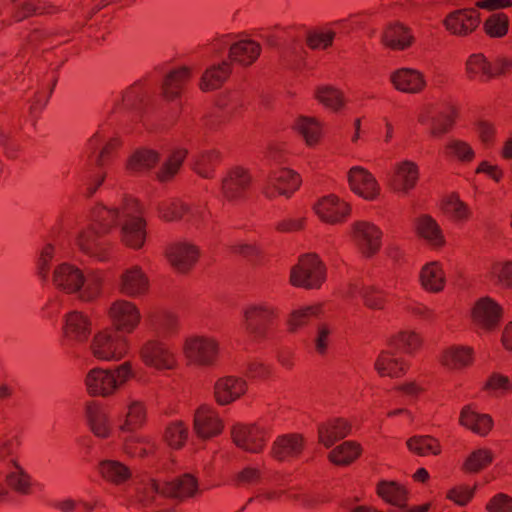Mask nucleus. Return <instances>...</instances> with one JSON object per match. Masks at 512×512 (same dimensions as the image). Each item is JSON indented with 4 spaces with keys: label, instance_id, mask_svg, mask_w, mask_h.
Here are the masks:
<instances>
[{
    "label": "nucleus",
    "instance_id": "38",
    "mask_svg": "<svg viewBox=\"0 0 512 512\" xmlns=\"http://www.w3.org/2000/svg\"><path fill=\"white\" fill-rule=\"evenodd\" d=\"M474 350L470 346L452 345L445 348L440 356L442 365L449 369L460 370L472 364Z\"/></svg>",
    "mask_w": 512,
    "mask_h": 512
},
{
    "label": "nucleus",
    "instance_id": "20",
    "mask_svg": "<svg viewBox=\"0 0 512 512\" xmlns=\"http://www.w3.org/2000/svg\"><path fill=\"white\" fill-rule=\"evenodd\" d=\"M300 184L301 178L298 173L288 168H281L269 175L263 192L271 199L280 195L290 197Z\"/></svg>",
    "mask_w": 512,
    "mask_h": 512
},
{
    "label": "nucleus",
    "instance_id": "48",
    "mask_svg": "<svg viewBox=\"0 0 512 512\" xmlns=\"http://www.w3.org/2000/svg\"><path fill=\"white\" fill-rule=\"evenodd\" d=\"M375 369L380 376L399 377L407 370V363L390 351H382L376 361Z\"/></svg>",
    "mask_w": 512,
    "mask_h": 512
},
{
    "label": "nucleus",
    "instance_id": "39",
    "mask_svg": "<svg viewBox=\"0 0 512 512\" xmlns=\"http://www.w3.org/2000/svg\"><path fill=\"white\" fill-rule=\"evenodd\" d=\"M419 281L422 288L431 293L441 292L446 284V275L438 261L426 263L420 270Z\"/></svg>",
    "mask_w": 512,
    "mask_h": 512
},
{
    "label": "nucleus",
    "instance_id": "1",
    "mask_svg": "<svg viewBox=\"0 0 512 512\" xmlns=\"http://www.w3.org/2000/svg\"><path fill=\"white\" fill-rule=\"evenodd\" d=\"M92 218L98 222L103 232L120 228L121 242L131 249H141L146 241V220L143 206L132 196H123L111 206L97 204L92 208Z\"/></svg>",
    "mask_w": 512,
    "mask_h": 512
},
{
    "label": "nucleus",
    "instance_id": "45",
    "mask_svg": "<svg viewBox=\"0 0 512 512\" xmlns=\"http://www.w3.org/2000/svg\"><path fill=\"white\" fill-rule=\"evenodd\" d=\"M160 160L158 151L150 148L135 150L127 160L126 168L133 173H143L151 170Z\"/></svg>",
    "mask_w": 512,
    "mask_h": 512
},
{
    "label": "nucleus",
    "instance_id": "58",
    "mask_svg": "<svg viewBox=\"0 0 512 512\" xmlns=\"http://www.w3.org/2000/svg\"><path fill=\"white\" fill-rule=\"evenodd\" d=\"M361 453L359 444L345 441L336 446L328 455L329 460L336 465H348L356 460Z\"/></svg>",
    "mask_w": 512,
    "mask_h": 512
},
{
    "label": "nucleus",
    "instance_id": "55",
    "mask_svg": "<svg viewBox=\"0 0 512 512\" xmlns=\"http://www.w3.org/2000/svg\"><path fill=\"white\" fill-rule=\"evenodd\" d=\"M158 216L165 222H174L187 217L189 206L180 199L171 198L158 203Z\"/></svg>",
    "mask_w": 512,
    "mask_h": 512
},
{
    "label": "nucleus",
    "instance_id": "13",
    "mask_svg": "<svg viewBox=\"0 0 512 512\" xmlns=\"http://www.w3.org/2000/svg\"><path fill=\"white\" fill-rule=\"evenodd\" d=\"M269 435V427L261 422L236 424L231 430L234 444L250 453H260L264 449Z\"/></svg>",
    "mask_w": 512,
    "mask_h": 512
},
{
    "label": "nucleus",
    "instance_id": "2",
    "mask_svg": "<svg viewBox=\"0 0 512 512\" xmlns=\"http://www.w3.org/2000/svg\"><path fill=\"white\" fill-rule=\"evenodd\" d=\"M50 280L57 290L74 295L82 302H91L100 296L104 277L101 271H85L74 263L63 261L54 267Z\"/></svg>",
    "mask_w": 512,
    "mask_h": 512
},
{
    "label": "nucleus",
    "instance_id": "61",
    "mask_svg": "<svg viewBox=\"0 0 512 512\" xmlns=\"http://www.w3.org/2000/svg\"><path fill=\"white\" fill-rule=\"evenodd\" d=\"M56 253L54 245L48 243L45 244L40 252L36 261V271L38 277L43 281L51 279V267Z\"/></svg>",
    "mask_w": 512,
    "mask_h": 512
},
{
    "label": "nucleus",
    "instance_id": "4",
    "mask_svg": "<svg viewBox=\"0 0 512 512\" xmlns=\"http://www.w3.org/2000/svg\"><path fill=\"white\" fill-rule=\"evenodd\" d=\"M135 376L132 362L125 361L114 368L91 369L85 377V386L92 396L110 397Z\"/></svg>",
    "mask_w": 512,
    "mask_h": 512
},
{
    "label": "nucleus",
    "instance_id": "9",
    "mask_svg": "<svg viewBox=\"0 0 512 512\" xmlns=\"http://www.w3.org/2000/svg\"><path fill=\"white\" fill-rule=\"evenodd\" d=\"M326 279V269L315 254H306L299 258L291 268L290 283L295 287L318 289Z\"/></svg>",
    "mask_w": 512,
    "mask_h": 512
},
{
    "label": "nucleus",
    "instance_id": "33",
    "mask_svg": "<svg viewBox=\"0 0 512 512\" xmlns=\"http://www.w3.org/2000/svg\"><path fill=\"white\" fill-rule=\"evenodd\" d=\"M251 177L241 167L231 169L222 180V194L228 201L242 199L249 188Z\"/></svg>",
    "mask_w": 512,
    "mask_h": 512
},
{
    "label": "nucleus",
    "instance_id": "19",
    "mask_svg": "<svg viewBox=\"0 0 512 512\" xmlns=\"http://www.w3.org/2000/svg\"><path fill=\"white\" fill-rule=\"evenodd\" d=\"M378 495L388 504L394 507V512H427L430 504L408 507V490L395 481H381L377 485Z\"/></svg>",
    "mask_w": 512,
    "mask_h": 512
},
{
    "label": "nucleus",
    "instance_id": "10",
    "mask_svg": "<svg viewBox=\"0 0 512 512\" xmlns=\"http://www.w3.org/2000/svg\"><path fill=\"white\" fill-rule=\"evenodd\" d=\"M91 223L81 229L76 236V245L79 250L90 258L104 262L109 259L111 244L104 236L109 232H103L100 224L93 220L90 212Z\"/></svg>",
    "mask_w": 512,
    "mask_h": 512
},
{
    "label": "nucleus",
    "instance_id": "28",
    "mask_svg": "<svg viewBox=\"0 0 512 512\" xmlns=\"http://www.w3.org/2000/svg\"><path fill=\"white\" fill-rule=\"evenodd\" d=\"M146 421V404L138 399H129L119 416L117 430L119 433L136 432L146 424Z\"/></svg>",
    "mask_w": 512,
    "mask_h": 512
},
{
    "label": "nucleus",
    "instance_id": "31",
    "mask_svg": "<svg viewBox=\"0 0 512 512\" xmlns=\"http://www.w3.org/2000/svg\"><path fill=\"white\" fill-rule=\"evenodd\" d=\"M247 391L245 379L238 376H224L214 385V396L218 404L228 405L239 399Z\"/></svg>",
    "mask_w": 512,
    "mask_h": 512
},
{
    "label": "nucleus",
    "instance_id": "47",
    "mask_svg": "<svg viewBox=\"0 0 512 512\" xmlns=\"http://www.w3.org/2000/svg\"><path fill=\"white\" fill-rule=\"evenodd\" d=\"M293 129L302 136L305 143L310 147L318 144L322 137V124L315 117L298 116L294 121Z\"/></svg>",
    "mask_w": 512,
    "mask_h": 512
},
{
    "label": "nucleus",
    "instance_id": "35",
    "mask_svg": "<svg viewBox=\"0 0 512 512\" xmlns=\"http://www.w3.org/2000/svg\"><path fill=\"white\" fill-rule=\"evenodd\" d=\"M419 178V167L411 160H402L395 164L392 184L394 189L401 192H408L416 186Z\"/></svg>",
    "mask_w": 512,
    "mask_h": 512
},
{
    "label": "nucleus",
    "instance_id": "25",
    "mask_svg": "<svg viewBox=\"0 0 512 512\" xmlns=\"http://www.w3.org/2000/svg\"><path fill=\"white\" fill-rule=\"evenodd\" d=\"M389 80L397 91L405 94H419L427 86L424 74L417 69L408 67L391 72Z\"/></svg>",
    "mask_w": 512,
    "mask_h": 512
},
{
    "label": "nucleus",
    "instance_id": "22",
    "mask_svg": "<svg viewBox=\"0 0 512 512\" xmlns=\"http://www.w3.org/2000/svg\"><path fill=\"white\" fill-rule=\"evenodd\" d=\"M503 315V308L491 297L478 299L471 312L472 321L480 329L491 331L498 327Z\"/></svg>",
    "mask_w": 512,
    "mask_h": 512
},
{
    "label": "nucleus",
    "instance_id": "12",
    "mask_svg": "<svg viewBox=\"0 0 512 512\" xmlns=\"http://www.w3.org/2000/svg\"><path fill=\"white\" fill-rule=\"evenodd\" d=\"M107 316L115 331L125 334L133 333L142 320L139 307L134 302L122 298L110 303Z\"/></svg>",
    "mask_w": 512,
    "mask_h": 512
},
{
    "label": "nucleus",
    "instance_id": "34",
    "mask_svg": "<svg viewBox=\"0 0 512 512\" xmlns=\"http://www.w3.org/2000/svg\"><path fill=\"white\" fill-rule=\"evenodd\" d=\"M192 76V70L183 66L172 70L165 77L161 91L166 100L174 101L181 97L185 87Z\"/></svg>",
    "mask_w": 512,
    "mask_h": 512
},
{
    "label": "nucleus",
    "instance_id": "6",
    "mask_svg": "<svg viewBox=\"0 0 512 512\" xmlns=\"http://www.w3.org/2000/svg\"><path fill=\"white\" fill-rule=\"evenodd\" d=\"M243 329L254 340L266 339L273 322L278 318V309L269 302L259 301L246 305L242 312Z\"/></svg>",
    "mask_w": 512,
    "mask_h": 512
},
{
    "label": "nucleus",
    "instance_id": "11",
    "mask_svg": "<svg viewBox=\"0 0 512 512\" xmlns=\"http://www.w3.org/2000/svg\"><path fill=\"white\" fill-rule=\"evenodd\" d=\"M139 357L147 367L158 371L173 370L178 365L176 352L159 339H148L139 348Z\"/></svg>",
    "mask_w": 512,
    "mask_h": 512
},
{
    "label": "nucleus",
    "instance_id": "29",
    "mask_svg": "<svg viewBox=\"0 0 512 512\" xmlns=\"http://www.w3.org/2000/svg\"><path fill=\"white\" fill-rule=\"evenodd\" d=\"M318 217L329 224H337L346 219L350 213V206L335 195H328L321 198L314 205Z\"/></svg>",
    "mask_w": 512,
    "mask_h": 512
},
{
    "label": "nucleus",
    "instance_id": "64",
    "mask_svg": "<svg viewBox=\"0 0 512 512\" xmlns=\"http://www.w3.org/2000/svg\"><path fill=\"white\" fill-rule=\"evenodd\" d=\"M446 153L462 162H471L475 152L471 145L460 139H452L446 145Z\"/></svg>",
    "mask_w": 512,
    "mask_h": 512
},
{
    "label": "nucleus",
    "instance_id": "40",
    "mask_svg": "<svg viewBox=\"0 0 512 512\" xmlns=\"http://www.w3.org/2000/svg\"><path fill=\"white\" fill-rule=\"evenodd\" d=\"M459 421L462 426L480 436H486L493 427L491 416L477 412L471 405L462 408Z\"/></svg>",
    "mask_w": 512,
    "mask_h": 512
},
{
    "label": "nucleus",
    "instance_id": "52",
    "mask_svg": "<svg viewBox=\"0 0 512 512\" xmlns=\"http://www.w3.org/2000/svg\"><path fill=\"white\" fill-rule=\"evenodd\" d=\"M422 339L420 335L412 330H402L393 335L389 340L390 348L412 355L421 347Z\"/></svg>",
    "mask_w": 512,
    "mask_h": 512
},
{
    "label": "nucleus",
    "instance_id": "54",
    "mask_svg": "<svg viewBox=\"0 0 512 512\" xmlns=\"http://www.w3.org/2000/svg\"><path fill=\"white\" fill-rule=\"evenodd\" d=\"M189 437L188 424L182 420L170 421L164 430L163 439L172 449H181L186 444Z\"/></svg>",
    "mask_w": 512,
    "mask_h": 512
},
{
    "label": "nucleus",
    "instance_id": "30",
    "mask_svg": "<svg viewBox=\"0 0 512 512\" xmlns=\"http://www.w3.org/2000/svg\"><path fill=\"white\" fill-rule=\"evenodd\" d=\"M166 256L171 266L178 272H187L197 262L198 248L188 242H178L167 248Z\"/></svg>",
    "mask_w": 512,
    "mask_h": 512
},
{
    "label": "nucleus",
    "instance_id": "7",
    "mask_svg": "<svg viewBox=\"0 0 512 512\" xmlns=\"http://www.w3.org/2000/svg\"><path fill=\"white\" fill-rule=\"evenodd\" d=\"M147 95L145 83L137 81L123 92L113 95L105 105V113L116 118L127 114L134 121L139 117Z\"/></svg>",
    "mask_w": 512,
    "mask_h": 512
},
{
    "label": "nucleus",
    "instance_id": "60",
    "mask_svg": "<svg viewBox=\"0 0 512 512\" xmlns=\"http://www.w3.org/2000/svg\"><path fill=\"white\" fill-rule=\"evenodd\" d=\"M315 97L325 107L334 111H338L344 106L343 94L329 85L319 86L315 91Z\"/></svg>",
    "mask_w": 512,
    "mask_h": 512
},
{
    "label": "nucleus",
    "instance_id": "14",
    "mask_svg": "<svg viewBox=\"0 0 512 512\" xmlns=\"http://www.w3.org/2000/svg\"><path fill=\"white\" fill-rule=\"evenodd\" d=\"M93 322L91 317L80 310H71L63 315L62 334L64 344H82L91 336Z\"/></svg>",
    "mask_w": 512,
    "mask_h": 512
},
{
    "label": "nucleus",
    "instance_id": "26",
    "mask_svg": "<svg viewBox=\"0 0 512 512\" xmlns=\"http://www.w3.org/2000/svg\"><path fill=\"white\" fill-rule=\"evenodd\" d=\"M85 417L91 432L98 438L107 439L114 427L107 409L98 402L91 401L85 406Z\"/></svg>",
    "mask_w": 512,
    "mask_h": 512
},
{
    "label": "nucleus",
    "instance_id": "59",
    "mask_svg": "<svg viewBox=\"0 0 512 512\" xmlns=\"http://www.w3.org/2000/svg\"><path fill=\"white\" fill-rule=\"evenodd\" d=\"M407 447L419 456L437 455L441 452L438 440L431 436H413L408 439Z\"/></svg>",
    "mask_w": 512,
    "mask_h": 512
},
{
    "label": "nucleus",
    "instance_id": "15",
    "mask_svg": "<svg viewBox=\"0 0 512 512\" xmlns=\"http://www.w3.org/2000/svg\"><path fill=\"white\" fill-rule=\"evenodd\" d=\"M149 287V278L139 265L124 268L116 280V288L119 293L133 299L145 296Z\"/></svg>",
    "mask_w": 512,
    "mask_h": 512
},
{
    "label": "nucleus",
    "instance_id": "57",
    "mask_svg": "<svg viewBox=\"0 0 512 512\" xmlns=\"http://www.w3.org/2000/svg\"><path fill=\"white\" fill-rule=\"evenodd\" d=\"M6 481L8 485L21 494H28L30 490V477L14 458L10 459L7 468Z\"/></svg>",
    "mask_w": 512,
    "mask_h": 512
},
{
    "label": "nucleus",
    "instance_id": "49",
    "mask_svg": "<svg viewBox=\"0 0 512 512\" xmlns=\"http://www.w3.org/2000/svg\"><path fill=\"white\" fill-rule=\"evenodd\" d=\"M466 74L471 80L486 82L494 78L492 64L481 54H472L466 62Z\"/></svg>",
    "mask_w": 512,
    "mask_h": 512
},
{
    "label": "nucleus",
    "instance_id": "23",
    "mask_svg": "<svg viewBox=\"0 0 512 512\" xmlns=\"http://www.w3.org/2000/svg\"><path fill=\"white\" fill-rule=\"evenodd\" d=\"M351 235L356 245L366 256H371L380 249L382 232L371 222L356 221L352 225Z\"/></svg>",
    "mask_w": 512,
    "mask_h": 512
},
{
    "label": "nucleus",
    "instance_id": "37",
    "mask_svg": "<svg viewBox=\"0 0 512 512\" xmlns=\"http://www.w3.org/2000/svg\"><path fill=\"white\" fill-rule=\"evenodd\" d=\"M304 448V439L299 434H285L279 436L273 443L272 454L285 461L298 457Z\"/></svg>",
    "mask_w": 512,
    "mask_h": 512
},
{
    "label": "nucleus",
    "instance_id": "24",
    "mask_svg": "<svg viewBox=\"0 0 512 512\" xmlns=\"http://www.w3.org/2000/svg\"><path fill=\"white\" fill-rule=\"evenodd\" d=\"M348 183L350 189L365 200L373 201L380 194L376 178L361 166H354L349 170Z\"/></svg>",
    "mask_w": 512,
    "mask_h": 512
},
{
    "label": "nucleus",
    "instance_id": "46",
    "mask_svg": "<svg viewBox=\"0 0 512 512\" xmlns=\"http://www.w3.org/2000/svg\"><path fill=\"white\" fill-rule=\"evenodd\" d=\"M187 155V149L182 147L173 148L167 155L159 170L156 172V178L160 182H168L172 180L178 174Z\"/></svg>",
    "mask_w": 512,
    "mask_h": 512
},
{
    "label": "nucleus",
    "instance_id": "62",
    "mask_svg": "<svg viewBox=\"0 0 512 512\" xmlns=\"http://www.w3.org/2000/svg\"><path fill=\"white\" fill-rule=\"evenodd\" d=\"M485 33L492 38H502L509 30V18L505 13H494L484 22Z\"/></svg>",
    "mask_w": 512,
    "mask_h": 512
},
{
    "label": "nucleus",
    "instance_id": "3",
    "mask_svg": "<svg viewBox=\"0 0 512 512\" xmlns=\"http://www.w3.org/2000/svg\"><path fill=\"white\" fill-rule=\"evenodd\" d=\"M137 497L146 505H160L164 498L183 500L193 497L199 491L198 481L191 474H183L171 481L160 482L145 477L136 484Z\"/></svg>",
    "mask_w": 512,
    "mask_h": 512
},
{
    "label": "nucleus",
    "instance_id": "21",
    "mask_svg": "<svg viewBox=\"0 0 512 512\" xmlns=\"http://www.w3.org/2000/svg\"><path fill=\"white\" fill-rule=\"evenodd\" d=\"M479 24L480 13L476 6L454 10L443 19L446 31L458 37L468 36L477 29Z\"/></svg>",
    "mask_w": 512,
    "mask_h": 512
},
{
    "label": "nucleus",
    "instance_id": "8",
    "mask_svg": "<svg viewBox=\"0 0 512 512\" xmlns=\"http://www.w3.org/2000/svg\"><path fill=\"white\" fill-rule=\"evenodd\" d=\"M128 338L109 328L97 331L89 344L90 353L99 361L118 362L129 352Z\"/></svg>",
    "mask_w": 512,
    "mask_h": 512
},
{
    "label": "nucleus",
    "instance_id": "63",
    "mask_svg": "<svg viewBox=\"0 0 512 512\" xmlns=\"http://www.w3.org/2000/svg\"><path fill=\"white\" fill-rule=\"evenodd\" d=\"M493 461V453L486 448L474 450L463 464V469L470 473L478 472Z\"/></svg>",
    "mask_w": 512,
    "mask_h": 512
},
{
    "label": "nucleus",
    "instance_id": "32",
    "mask_svg": "<svg viewBox=\"0 0 512 512\" xmlns=\"http://www.w3.org/2000/svg\"><path fill=\"white\" fill-rule=\"evenodd\" d=\"M121 447L124 454L131 458H145L154 453L156 443L148 435L136 432L119 433Z\"/></svg>",
    "mask_w": 512,
    "mask_h": 512
},
{
    "label": "nucleus",
    "instance_id": "18",
    "mask_svg": "<svg viewBox=\"0 0 512 512\" xmlns=\"http://www.w3.org/2000/svg\"><path fill=\"white\" fill-rule=\"evenodd\" d=\"M119 145V139L112 136L109 126L102 124L88 140L85 153L89 158L95 156V163L101 168Z\"/></svg>",
    "mask_w": 512,
    "mask_h": 512
},
{
    "label": "nucleus",
    "instance_id": "17",
    "mask_svg": "<svg viewBox=\"0 0 512 512\" xmlns=\"http://www.w3.org/2000/svg\"><path fill=\"white\" fill-rule=\"evenodd\" d=\"M218 48L229 47V58L231 61L242 66L253 64L261 53V46L251 39L232 41L230 35L222 36L215 44Z\"/></svg>",
    "mask_w": 512,
    "mask_h": 512
},
{
    "label": "nucleus",
    "instance_id": "51",
    "mask_svg": "<svg viewBox=\"0 0 512 512\" xmlns=\"http://www.w3.org/2000/svg\"><path fill=\"white\" fill-rule=\"evenodd\" d=\"M441 211L455 222H466L471 217V209L457 194H450L443 198Z\"/></svg>",
    "mask_w": 512,
    "mask_h": 512
},
{
    "label": "nucleus",
    "instance_id": "27",
    "mask_svg": "<svg viewBox=\"0 0 512 512\" xmlns=\"http://www.w3.org/2000/svg\"><path fill=\"white\" fill-rule=\"evenodd\" d=\"M193 425L195 433L202 439L215 437L223 430V422L217 411L207 405H202L195 411Z\"/></svg>",
    "mask_w": 512,
    "mask_h": 512
},
{
    "label": "nucleus",
    "instance_id": "43",
    "mask_svg": "<svg viewBox=\"0 0 512 512\" xmlns=\"http://www.w3.org/2000/svg\"><path fill=\"white\" fill-rule=\"evenodd\" d=\"M231 74V63L223 61L209 66L203 73L200 81L202 91H212L220 88Z\"/></svg>",
    "mask_w": 512,
    "mask_h": 512
},
{
    "label": "nucleus",
    "instance_id": "5",
    "mask_svg": "<svg viewBox=\"0 0 512 512\" xmlns=\"http://www.w3.org/2000/svg\"><path fill=\"white\" fill-rule=\"evenodd\" d=\"M182 353L188 364L211 368L218 362L220 342L213 336L194 333L184 339Z\"/></svg>",
    "mask_w": 512,
    "mask_h": 512
},
{
    "label": "nucleus",
    "instance_id": "50",
    "mask_svg": "<svg viewBox=\"0 0 512 512\" xmlns=\"http://www.w3.org/2000/svg\"><path fill=\"white\" fill-rule=\"evenodd\" d=\"M322 311L323 305L321 303L294 309L291 311L287 319L288 330L293 333L298 331L307 325L311 319L320 317Z\"/></svg>",
    "mask_w": 512,
    "mask_h": 512
},
{
    "label": "nucleus",
    "instance_id": "42",
    "mask_svg": "<svg viewBox=\"0 0 512 512\" xmlns=\"http://www.w3.org/2000/svg\"><path fill=\"white\" fill-rule=\"evenodd\" d=\"M413 39L410 29L399 23L387 26L382 34V43L393 50H405Z\"/></svg>",
    "mask_w": 512,
    "mask_h": 512
},
{
    "label": "nucleus",
    "instance_id": "53",
    "mask_svg": "<svg viewBox=\"0 0 512 512\" xmlns=\"http://www.w3.org/2000/svg\"><path fill=\"white\" fill-rule=\"evenodd\" d=\"M98 470L105 480L117 485L124 483L131 477L129 467L118 460H103L99 463Z\"/></svg>",
    "mask_w": 512,
    "mask_h": 512
},
{
    "label": "nucleus",
    "instance_id": "44",
    "mask_svg": "<svg viewBox=\"0 0 512 512\" xmlns=\"http://www.w3.org/2000/svg\"><path fill=\"white\" fill-rule=\"evenodd\" d=\"M347 294L351 297L361 296L364 304L370 309H382L384 307L385 300L382 291L359 280L349 284Z\"/></svg>",
    "mask_w": 512,
    "mask_h": 512
},
{
    "label": "nucleus",
    "instance_id": "56",
    "mask_svg": "<svg viewBox=\"0 0 512 512\" xmlns=\"http://www.w3.org/2000/svg\"><path fill=\"white\" fill-rule=\"evenodd\" d=\"M219 161L220 154L218 151H202L193 158V170L203 178H211Z\"/></svg>",
    "mask_w": 512,
    "mask_h": 512
},
{
    "label": "nucleus",
    "instance_id": "41",
    "mask_svg": "<svg viewBox=\"0 0 512 512\" xmlns=\"http://www.w3.org/2000/svg\"><path fill=\"white\" fill-rule=\"evenodd\" d=\"M418 235L431 247L440 248L445 244V236L437 221L429 215H421L416 221Z\"/></svg>",
    "mask_w": 512,
    "mask_h": 512
},
{
    "label": "nucleus",
    "instance_id": "16",
    "mask_svg": "<svg viewBox=\"0 0 512 512\" xmlns=\"http://www.w3.org/2000/svg\"><path fill=\"white\" fill-rule=\"evenodd\" d=\"M356 17V15H352L349 18L337 20L324 27L310 31L306 38L308 47L313 50L329 48L332 46L337 33L348 34L353 30Z\"/></svg>",
    "mask_w": 512,
    "mask_h": 512
},
{
    "label": "nucleus",
    "instance_id": "36",
    "mask_svg": "<svg viewBox=\"0 0 512 512\" xmlns=\"http://www.w3.org/2000/svg\"><path fill=\"white\" fill-rule=\"evenodd\" d=\"M349 423L342 418L329 419L318 426V440L326 448H330L338 440L350 433Z\"/></svg>",
    "mask_w": 512,
    "mask_h": 512
}]
</instances>
